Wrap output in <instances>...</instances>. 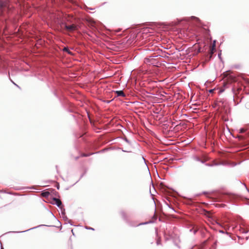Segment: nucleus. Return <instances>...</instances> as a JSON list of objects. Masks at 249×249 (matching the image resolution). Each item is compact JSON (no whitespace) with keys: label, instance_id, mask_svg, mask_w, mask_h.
I'll return each instance as SVG.
<instances>
[{"label":"nucleus","instance_id":"nucleus-15","mask_svg":"<svg viewBox=\"0 0 249 249\" xmlns=\"http://www.w3.org/2000/svg\"><path fill=\"white\" fill-rule=\"evenodd\" d=\"M232 92H233V94H235V90L233 88L232 89Z\"/></svg>","mask_w":249,"mask_h":249},{"label":"nucleus","instance_id":"nucleus-21","mask_svg":"<svg viewBox=\"0 0 249 249\" xmlns=\"http://www.w3.org/2000/svg\"><path fill=\"white\" fill-rule=\"evenodd\" d=\"M12 82V83L15 85H16V86L17 87H18L16 84H15L13 81H11Z\"/></svg>","mask_w":249,"mask_h":249},{"label":"nucleus","instance_id":"nucleus-5","mask_svg":"<svg viewBox=\"0 0 249 249\" xmlns=\"http://www.w3.org/2000/svg\"><path fill=\"white\" fill-rule=\"evenodd\" d=\"M121 215L122 217V218L125 221H127V216H126V213H125L124 212V211H122L121 212Z\"/></svg>","mask_w":249,"mask_h":249},{"label":"nucleus","instance_id":"nucleus-9","mask_svg":"<svg viewBox=\"0 0 249 249\" xmlns=\"http://www.w3.org/2000/svg\"><path fill=\"white\" fill-rule=\"evenodd\" d=\"M194 159L197 161H201V162H203L202 160H201L199 158H198L197 157H195Z\"/></svg>","mask_w":249,"mask_h":249},{"label":"nucleus","instance_id":"nucleus-28","mask_svg":"<svg viewBox=\"0 0 249 249\" xmlns=\"http://www.w3.org/2000/svg\"><path fill=\"white\" fill-rule=\"evenodd\" d=\"M62 214H64V212H62Z\"/></svg>","mask_w":249,"mask_h":249},{"label":"nucleus","instance_id":"nucleus-20","mask_svg":"<svg viewBox=\"0 0 249 249\" xmlns=\"http://www.w3.org/2000/svg\"><path fill=\"white\" fill-rule=\"evenodd\" d=\"M213 89H210V90H209V92H210V93H212V92H213Z\"/></svg>","mask_w":249,"mask_h":249},{"label":"nucleus","instance_id":"nucleus-29","mask_svg":"<svg viewBox=\"0 0 249 249\" xmlns=\"http://www.w3.org/2000/svg\"><path fill=\"white\" fill-rule=\"evenodd\" d=\"M1 249H3V248H1Z\"/></svg>","mask_w":249,"mask_h":249},{"label":"nucleus","instance_id":"nucleus-2","mask_svg":"<svg viewBox=\"0 0 249 249\" xmlns=\"http://www.w3.org/2000/svg\"><path fill=\"white\" fill-rule=\"evenodd\" d=\"M61 25H64L65 28L69 31H73L76 29V26L74 24H71V25H67L65 22H62Z\"/></svg>","mask_w":249,"mask_h":249},{"label":"nucleus","instance_id":"nucleus-1","mask_svg":"<svg viewBox=\"0 0 249 249\" xmlns=\"http://www.w3.org/2000/svg\"><path fill=\"white\" fill-rule=\"evenodd\" d=\"M161 57L160 54L151 55L144 59V63L158 67L160 65V59H161Z\"/></svg>","mask_w":249,"mask_h":249},{"label":"nucleus","instance_id":"nucleus-6","mask_svg":"<svg viewBox=\"0 0 249 249\" xmlns=\"http://www.w3.org/2000/svg\"><path fill=\"white\" fill-rule=\"evenodd\" d=\"M63 51L64 52H66L70 54H72V53L71 52L69 49L68 48H66V47H65L64 49H63Z\"/></svg>","mask_w":249,"mask_h":249},{"label":"nucleus","instance_id":"nucleus-4","mask_svg":"<svg viewBox=\"0 0 249 249\" xmlns=\"http://www.w3.org/2000/svg\"><path fill=\"white\" fill-rule=\"evenodd\" d=\"M116 93L117 94L118 96H125V94L122 90H117L116 91Z\"/></svg>","mask_w":249,"mask_h":249},{"label":"nucleus","instance_id":"nucleus-17","mask_svg":"<svg viewBox=\"0 0 249 249\" xmlns=\"http://www.w3.org/2000/svg\"><path fill=\"white\" fill-rule=\"evenodd\" d=\"M89 155L83 154V157H88V156H89Z\"/></svg>","mask_w":249,"mask_h":249},{"label":"nucleus","instance_id":"nucleus-12","mask_svg":"<svg viewBox=\"0 0 249 249\" xmlns=\"http://www.w3.org/2000/svg\"><path fill=\"white\" fill-rule=\"evenodd\" d=\"M150 222H145V223H140V224H139L138 225H137V226L141 225H143V224H148V223H150Z\"/></svg>","mask_w":249,"mask_h":249},{"label":"nucleus","instance_id":"nucleus-27","mask_svg":"<svg viewBox=\"0 0 249 249\" xmlns=\"http://www.w3.org/2000/svg\"><path fill=\"white\" fill-rule=\"evenodd\" d=\"M233 100L234 101H235V100H234V96H233Z\"/></svg>","mask_w":249,"mask_h":249},{"label":"nucleus","instance_id":"nucleus-16","mask_svg":"<svg viewBox=\"0 0 249 249\" xmlns=\"http://www.w3.org/2000/svg\"><path fill=\"white\" fill-rule=\"evenodd\" d=\"M35 228H36V227H35ZM33 229H34V228H30V229L27 230H26V231H23V232H25V231H29V230H30Z\"/></svg>","mask_w":249,"mask_h":249},{"label":"nucleus","instance_id":"nucleus-8","mask_svg":"<svg viewBox=\"0 0 249 249\" xmlns=\"http://www.w3.org/2000/svg\"><path fill=\"white\" fill-rule=\"evenodd\" d=\"M4 3L2 1H0V9L4 6Z\"/></svg>","mask_w":249,"mask_h":249},{"label":"nucleus","instance_id":"nucleus-14","mask_svg":"<svg viewBox=\"0 0 249 249\" xmlns=\"http://www.w3.org/2000/svg\"><path fill=\"white\" fill-rule=\"evenodd\" d=\"M142 160H143L144 162L145 163H146L145 160L143 156L142 157Z\"/></svg>","mask_w":249,"mask_h":249},{"label":"nucleus","instance_id":"nucleus-18","mask_svg":"<svg viewBox=\"0 0 249 249\" xmlns=\"http://www.w3.org/2000/svg\"><path fill=\"white\" fill-rule=\"evenodd\" d=\"M87 228V229L94 230V229H93L92 228Z\"/></svg>","mask_w":249,"mask_h":249},{"label":"nucleus","instance_id":"nucleus-10","mask_svg":"<svg viewBox=\"0 0 249 249\" xmlns=\"http://www.w3.org/2000/svg\"><path fill=\"white\" fill-rule=\"evenodd\" d=\"M156 243H157V245H160V244H161V242H160V238H159V239L157 240Z\"/></svg>","mask_w":249,"mask_h":249},{"label":"nucleus","instance_id":"nucleus-19","mask_svg":"<svg viewBox=\"0 0 249 249\" xmlns=\"http://www.w3.org/2000/svg\"><path fill=\"white\" fill-rule=\"evenodd\" d=\"M224 91V89H221L220 90V92H223Z\"/></svg>","mask_w":249,"mask_h":249},{"label":"nucleus","instance_id":"nucleus-13","mask_svg":"<svg viewBox=\"0 0 249 249\" xmlns=\"http://www.w3.org/2000/svg\"><path fill=\"white\" fill-rule=\"evenodd\" d=\"M215 46V41L214 40L213 41V48H214Z\"/></svg>","mask_w":249,"mask_h":249},{"label":"nucleus","instance_id":"nucleus-25","mask_svg":"<svg viewBox=\"0 0 249 249\" xmlns=\"http://www.w3.org/2000/svg\"><path fill=\"white\" fill-rule=\"evenodd\" d=\"M245 187H246V189L247 190V191L249 192V189L247 188V187H246V186L245 185Z\"/></svg>","mask_w":249,"mask_h":249},{"label":"nucleus","instance_id":"nucleus-3","mask_svg":"<svg viewBox=\"0 0 249 249\" xmlns=\"http://www.w3.org/2000/svg\"><path fill=\"white\" fill-rule=\"evenodd\" d=\"M53 200L54 201V204H56L57 207L60 208L61 209H62V208H61L62 202H61V200L59 199L56 198H53Z\"/></svg>","mask_w":249,"mask_h":249},{"label":"nucleus","instance_id":"nucleus-11","mask_svg":"<svg viewBox=\"0 0 249 249\" xmlns=\"http://www.w3.org/2000/svg\"><path fill=\"white\" fill-rule=\"evenodd\" d=\"M245 129L243 128H240L239 129V133H243L244 132H245Z\"/></svg>","mask_w":249,"mask_h":249},{"label":"nucleus","instance_id":"nucleus-23","mask_svg":"<svg viewBox=\"0 0 249 249\" xmlns=\"http://www.w3.org/2000/svg\"><path fill=\"white\" fill-rule=\"evenodd\" d=\"M219 232L222 233H224V231H219Z\"/></svg>","mask_w":249,"mask_h":249},{"label":"nucleus","instance_id":"nucleus-26","mask_svg":"<svg viewBox=\"0 0 249 249\" xmlns=\"http://www.w3.org/2000/svg\"><path fill=\"white\" fill-rule=\"evenodd\" d=\"M194 18H196V20H198V19L197 18L193 17Z\"/></svg>","mask_w":249,"mask_h":249},{"label":"nucleus","instance_id":"nucleus-24","mask_svg":"<svg viewBox=\"0 0 249 249\" xmlns=\"http://www.w3.org/2000/svg\"><path fill=\"white\" fill-rule=\"evenodd\" d=\"M122 151L124 152H128V151L124 150H122Z\"/></svg>","mask_w":249,"mask_h":249},{"label":"nucleus","instance_id":"nucleus-22","mask_svg":"<svg viewBox=\"0 0 249 249\" xmlns=\"http://www.w3.org/2000/svg\"><path fill=\"white\" fill-rule=\"evenodd\" d=\"M57 189H59V185H57Z\"/></svg>","mask_w":249,"mask_h":249},{"label":"nucleus","instance_id":"nucleus-7","mask_svg":"<svg viewBox=\"0 0 249 249\" xmlns=\"http://www.w3.org/2000/svg\"><path fill=\"white\" fill-rule=\"evenodd\" d=\"M42 195L44 197H48L49 196L50 193L48 192H45L42 193Z\"/></svg>","mask_w":249,"mask_h":249}]
</instances>
